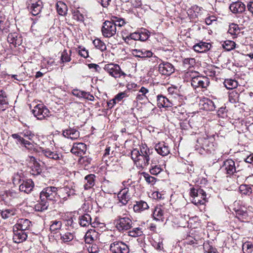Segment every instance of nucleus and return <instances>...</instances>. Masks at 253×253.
Instances as JSON below:
<instances>
[{
  "mask_svg": "<svg viewBox=\"0 0 253 253\" xmlns=\"http://www.w3.org/2000/svg\"><path fill=\"white\" fill-rule=\"evenodd\" d=\"M56 9L58 13L62 16L67 14L68 8L66 4L62 1H59L56 3Z\"/></svg>",
  "mask_w": 253,
  "mask_h": 253,
  "instance_id": "obj_37",
  "label": "nucleus"
},
{
  "mask_svg": "<svg viewBox=\"0 0 253 253\" xmlns=\"http://www.w3.org/2000/svg\"><path fill=\"white\" fill-rule=\"evenodd\" d=\"M15 214V211L13 209H6L4 211H0L1 216L4 219L8 218Z\"/></svg>",
  "mask_w": 253,
  "mask_h": 253,
  "instance_id": "obj_47",
  "label": "nucleus"
},
{
  "mask_svg": "<svg viewBox=\"0 0 253 253\" xmlns=\"http://www.w3.org/2000/svg\"><path fill=\"white\" fill-rule=\"evenodd\" d=\"M183 63L187 68H190L195 64V60L193 58H185L183 60Z\"/></svg>",
  "mask_w": 253,
  "mask_h": 253,
  "instance_id": "obj_54",
  "label": "nucleus"
},
{
  "mask_svg": "<svg viewBox=\"0 0 253 253\" xmlns=\"http://www.w3.org/2000/svg\"><path fill=\"white\" fill-rule=\"evenodd\" d=\"M2 196L3 200L6 202H8L11 200L17 198L18 195L17 192L11 190L5 191Z\"/></svg>",
  "mask_w": 253,
  "mask_h": 253,
  "instance_id": "obj_39",
  "label": "nucleus"
},
{
  "mask_svg": "<svg viewBox=\"0 0 253 253\" xmlns=\"http://www.w3.org/2000/svg\"><path fill=\"white\" fill-rule=\"evenodd\" d=\"M62 226V222L61 221L53 220L51 221L50 225V230L51 232H56L60 229Z\"/></svg>",
  "mask_w": 253,
  "mask_h": 253,
  "instance_id": "obj_45",
  "label": "nucleus"
},
{
  "mask_svg": "<svg viewBox=\"0 0 253 253\" xmlns=\"http://www.w3.org/2000/svg\"><path fill=\"white\" fill-rule=\"evenodd\" d=\"M159 71L162 75L169 76L174 71L173 65L167 62H163L159 65Z\"/></svg>",
  "mask_w": 253,
  "mask_h": 253,
  "instance_id": "obj_14",
  "label": "nucleus"
},
{
  "mask_svg": "<svg viewBox=\"0 0 253 253\" xmlns=\"http://www.w3.org/2000/svg\"><path fill=\"white\" fill-rule=\"evenodd\" d=\"M127 96V93L125 91L121 92L117 94L115 96L114 98L115 100L117 101V102H119L121 101L123 98H126Z\"/></svg>",
  "mask_w": 253,
  "mask_h": 253,
  "instance_id": "obj_60",
  "label": "nucleus"
},
{
  "mask_svg": "<svg viewBox=\"0 0 253 253\" xmlns=\"http://www.w3.org/2000/svg\"><path fill=\"white\" fill-rule=\"evenodd\" d=\"M140 34V41H145L149 37L150 34L149 32L146 29H143L141 32H139Z\"/></svg>",
  "mask_w": 253,
  "mask_h": 253,
  "instance_id": "obj_53",
  "label": "nucleus"
},
{
  "mask_svg": "<svg viewBox=\"0 0 253 253\" xmlns=\"http://www.w3.org/2000/svg\"><path fill=\"white\" fill-rule=\"evenodd\" d=\"M155 149L159 154L162 156H167L170 152L168 145L164 142L156 144Z\"/></svg>",
  "mask_w": 253,
  "mask_h": 253,
  "instance_id": "obj_22",
  "label": "nucleus"
},
{
  "mask_svg": "<svg viewBox=\"0 0 253 253\" xmlns=\"http://www.w3.org/2000/svg\"><path fill=\"white\" fill-rule=\"evenodd\" d=\"M128 188H125L120 191L118 194L119 202L121 203L122 205H126L130 199V195L128 193Z\"/></svg>",
  "mask_w": 253,
  "mask_h": 253,
  "instance_id": "obj_19",
  "label": "nucleus"
},
{
  "mask_svg": "<svg viewBox=\"0 0 253 253\" xmlns=\"http://www.w3.org/2000/svg\"><path fill=\"white\" fill-rule=\"evenodd\" d=\"M236 43L232 41H226L222 44L223 47L227 51H230L235 47Z\"/></svg>",
  "mask_w": 253,
  "mask_h": 253,
  "instance_id": "obj_49",
  "label": "nucleus"
},
{
  "mask_svg": "<svg viewBox=\"0 0 253 253\" xmlns=\"http://www.w3.org/2000/svg\"><path fill=\"white\" fill-rule=\"evenodd\" d=\"M229 9L234 14H241L245 11L246 5L241 1H237L230 4Z\"/></svg>",
  "mask_w": 253,
  "mask_h": 253,
  "instance_id": "obj_15",
  "label": "nucleus"
},
{
  "mask_svg": "<svg viewBox=\"0 0 253 253\" xmlns=\"http://www.w3.org/2000/svg\"><path fill=\"white\" fill-rule=\"evenodd\" d=\"M13 240L16 243H20L25 241L27 238L26 233L20 229H15L13 226Z\"/></svg>",
  "mask_w": 253,
  "mask_h": 253,
  "instance_id": "obj_16",
  "label": "nucleus"
},
{
  "mask_svg": "<svg viewBox=\"0 0 253 253\" xmlns=\"http://www.w3.org/2000/svg\"><path fill=\"white\" fill-rule=\"evenodd\" d=\"M139 36H140L139 32H134L129 35L130 38L134 41H137V40L140 41V37Z\"/></svg>",
  "mask_w": 253,
  "mask_h": 253,
  "instance_id": "obj_63",
  "label": "nucleus"
},
{
  "mask_svg": "<svg viewBox=\"0 0 253 253\" xmlns=\"http://www.w3.org/2000/svg\"><path fill=\"white\" fill-rule=\"evenodd\" d=\"M27 7L32 15H38L42 9V2L41 0H27Z\"/></svg>",
  "mask_w": 253,
  "mask_h": 253,
  "instance_id": "obj_9",
  "label": "nucleus"
},
{
  "mask_svg": "<svg viewBox=\"0 0 253 253\" xmlns=\"http://www.w3.org/2000/svg\"><path fill=\"white\" fill-rule=\"evenodd\" d=\"M79 49L78 53L81 56L84 58H86L88 56V50H87L84 47L79 46Z\"/></svg>",
  "mask_w": 253,
  "mask_h": 253,
  "instance_id": "obj_58",
  "label": "nucleus"
},
{
  "mask_svg": "<svg viewBox=\"0 0 253 253\" xmlns=\"http://www.w3.org/2000/svg\"><path fill=\"white\" fill-rule=\"evenodd\" d=\"M211 47V44L205 42H200L193 46L194 50L198 52H205L208 51Z\"/></svg>",
  "mask_w": 253,
  "mask_h": 253,
  "instance_id": "obj_31",
  "label": "nucleus"
},
{
  "mask_svg": "<svg viewBox=\"0 0 253 253\" xmlns=\"http://www.w3.org/2000/svg\"><path fill=\"white\" fill-rule=\"evenodd\" d=\"M221 169L224 171L225 173L228 175H233L241 170L239 165L237 163V165H236L235 162L231 159H228L224 161Z\"/></svg>",
  "mask_w": 253,
  "mask_h": 253,
  "instance_id": "obj_5",
  "label": "nucleus"
},
{
  "mask_svg": "<svg viewBox=\"0 0 253 253\" xmlns=\"http://www.w3.org/2000/svg\"><path fill=\"white\" fill-rule=\"evenodd\" d=\"M40 199L41 201L35 205V209L38 211H43L47 209L49 204L46 200Z\"/></svg>",
  "mask_w": 253,
  "mask_h": 253,
  "instance_id": "obj_38",
  "label": "nucleus"
},
{
  "mask_svg": "<svg viewBox=\"0 0 253 253\" xmlns=\"http://www.w3.org/2000/svg\"><path fill=\"white\" fill-rule=\"evenodd\" d=\"M158 163V161L157 160H151V168L149 169V171L152 175H157L162 170L160 166L157 165Z\"/></svg>",
  "mask_w": 253,
  "mask_h": 253,
  "instance_id": "obj_35",
  "label": "nucleus"
},
{
  "mask_svg": "<svg viewBox=\"0 0 253 253\" xmlns=\"http://www.w3.org/2000/svg\"><path fill=\"white\" fill-rule=\"evenodd\" d=\"M32 112L35 117L41 120L48 117L49 113V110L42 104L35 106Z\"/></svg>",
  "mask_w": 253,
  "mask_h": 253,
  "instance_id": "obj_10",
  "label": "nucleus"
},
{
  "mask_svg": "<svg viewBox=\"0 0 253 253\" xmlns=\"http://www.w3.org/2000/svg\"><path fill=\"white\" fill-rule=\"evenodd\" d=\"M7 42L16 47L22 44V38L17 33H10L7 36Z\"/></svg>",
  "mask_w": 253,
  "mask_h": 253,
  "instance_id": "obj_21",
  "label": "nucleus"
},
{
  "mask_svg": "<svg viewBox=\"0 0 253 253\" xmlns=\"http://www.w3.org/2000/svg\"><path fill=\"white\" fill-rule=\"evenodd\" d=\"M164 208L163 206L161 205L156 206L153 211L154 219L157 221H163L164 219Z\"/></svg>",
  "mask_w": 253,
  "mask_h": 253,
  "instance_id": "obj_27",
  "label": "nucleus"
},
{
  "mask_svg": "<svg viewBox=\"0 0 253 253\" xmlns=\"http://www.w3.org/2000/svg\"><path fill=\"white\" fill-rule=\"evenodd\" d=\"M149 92V90L144 86L141 87V88L138 90L137 93L136 94V99L138 101H144L148 99L147 94Z\"/></svg>",
  "mask_w": 253,
  "mask_h": 253,
  "instance_id": "obj_33",
  "label": "nucleus"
},
{
  "mask_svg": "<svg viewBox=\"0 0 253 253\" xmlns=\"http://www.w3.org/2000/svg\"><path fill=\"white\" fill-rule=\"evenodd\" d=\"M143 234L142 228L140 227H136L128 232V236L132 237H137Z\"/></svg>",
  "mask_w": 253,
  "mask_h": 253,
  "instance_id": "obj_42",
  "label": "nucleus"
},
{
  "mask_svg": "<svg viewBox=\"0 0 253 253\" xmlns=\"http://www.w3.org/2000/svg\"><path fill=\"white\" fill-rule=\"evenodd\" d=\"M242 249L244 253H253V245L249 242L244 243Z\"/></svg>",
  "mask_w": 253,
  "mask_h": 253,
  "instance_id": "obj_51",
  "label": "nucleus"
},
{
  "mask_svg": "<svg viewBox=\"0 0 253 253\" xmlns=\"http://www.w3.org/2000/svg\"><path fill=\"white\" fill-rule=\"evenodd\" d=\"M115 221L116 227L120 232H123L132 227V221L130 216H119Z\"/></svg>",
  "mask_w": 253,
  "mask_h": 253,
  "instance_id": "obj_4",
  "label": "nucleus"
},
{
  "mask_svg": "<svg viewBox=\"0 0 253 253\" xmlns=\"http://www.w3.org/2000/svg\"><path fill=\"white\" fill-rule=\"evenodd\" d=\"M60 239L64 243H67L71 241L74 238L73 233L66 232L64 234H60Z\"/></svg>",
  "mask_w": 253,
  "mask_h": 253,
  "instance_id": "obj_46",
  "label": "nucleus"
},
{
  "mask_svg": "<svg viewBox=\"0 0 253 253\" xmlns=\"http://www.w3.org/2000/svg\"><path fill=\"white\" fill-rule=\"evenodd\" d=\"M94 46L101 51H103L106 49V46L105 43L99 39H96L93 41Z\"/></svg>",
  "mask_w": 253,
  "mask_h": 253,
  "instance_id": "obj_43",
  "label": "nucleus"
},
{
  "mask_svg": "<svg viewBox=\"0 0 253 253\" xmlns=\"http://www.w3.org/2000/svg\"><path fill=\"white\" fill-rule=\"evenodd\" d=\"M210 84V80L205 76H197L192 78L191 84L194 87H207Z\"/></svg>",
  "mask_w": 253,
  "mask_h": 253,
  "instance_id": "obj_12",
  "label": "nucleus"
},
{
  "mask_svg": "<svg viewBox=\"0 0 253 253\" xmlns=\"http://www.w3.org/2000/svg\"><path fill=\"white\" fill-rule=\"evenodd\" d=\"M157 106L159 108L171 107L173 105L171 101L162 95H157Z\"/></svg>",
  "mask_w": 253,
  "mask_h": 253,
  "instance_id": "obj_23",
  "label": "nucleus"
},
{
  "mask_svg": "<svg viewBox=\"0 0 253 253\" xmlns=\"http://www.w3.org/2000/svg\"><path fill=\"white\" fill-rule=\"evenodd\" d=\"M189 194L191 202L195 205H204L207 202L206 192L198 186L191 188Z\"/></svg>",
  "mask_w": 253,
  "mask_h": 253,
  "instance_id": "obj_3",
  "label": "nucleus"
},
{
  "mask_svg": "<svg viewBox=\"0 0 253 253\" xmlns=\"http://www.w3.org/2000/svg\"><path fill=\"white\" fill-rule=\"evenodd\" d=\"M23 136L27 138L30 140H32L34 137L35 136L34 133L31 131L29 130H24L21 133Z\"/></svg>",
  "mask_w": 253,
  "mask_h": 253,
  "instance_id": "obj_56",
  "label": "nucleus"
},
{
  "mask_svg": "<svg viewBox=\"0 0 253 253\" xmlns=\"http://www.w3.org/2000/svg\"><path fill=\"white\" fill-rule=\"evenodd\" d=\"M57 197V188L49 186L44 188L40 193V199L55 201Z\"/></svg>",
  "mask_w": 253,
  "mask_h": 253,
  "instance_id": "obj_6",
  "label": "nucleus"
},
{
  "mask_svg": "<svg viewBox=\"0 0 253 253\" xmlns=\"http://www.w3.org/2000/svg\"><path fill=\"white\" fill-rule=\"evenodd\" d=\"M152 153L153 149H150L145 144H142L140 146V151L134 149L131 151V156L134 162L141 161L144 166H148L150 164Z\"/></svg>",
  "mask_w": 253,
  "mask_h": 253,
  "instance_id": "obj_1",
  "label": "nucleus"
},
{
  "mask_svg": "<svg viewBox=\"0 0 253 253\" xmlns=\"http://www.w3.org/2000/svg\"><path fill=\"white\" fill-rule=\"evenodd\" d=\"M142 175L143 176L146 182L148 184L153 185L156 181V178L153 176H151L149 174L146 172H142Z\"/></svg>",
  "mask_w": 253,
  "mask_h": 253,
  "instance_id": "obj_48",
  "label": "nucleus"
},
{
  "mask_svg": "<svg viewBox=\"0 0 253 253\" xmlns=\"http://www.w3.org/2000/svg\"><path fill=\"white\" fill-rule=\"evenodd\" d=\"M86 151V145L82 142L74 143L71 149V152L76 155L84 154Z\"/></svg>",
  "mask_w": 253,
  "mask_h": 253,
  "instance_id": "obj_17",
  "label": "nucleus"
},
{
  "mask_svg": "<svg viewBox=\"0 0 253 253\" xmlns=\"http://www.w3.org/2000/svg\"><path fill=\"white\" fill-rule=\"evenodd\" d=\"M71 51H70V54H68L67 52V50H64L61 54V61L62 63L64 62H68L71 61Z\"/></svg>",
  "mask_w": 253,
  "mask_h": 253,
  "instance_id": "obj_52",
  "label": "nucleus"
},
{
  "mask_svg": "<svg viewBox=\"0 0 253 253\" xmlns=\"http://www.w3.org/2000/svg\"><path fill=\"white\" fill-rule=\"evenodd\" d=\"M72 94L73 95L79 98H84V96L85 95V91L83 90H81L78 89H74L72 90Z\"/></svg>",
  "mask_w": 253,
  "mask_h": 253,
  "instance_id": "obj_55",
  "label": "nucleus"
},
{
  "mask_svg": "<svg viewBox=\"0 0 253 253\" xmlns=\"http://www.w3.org/2000/svg\"><path fill=\"white\" fill-rule=\"evenodd\" d=\"M149 208L148 204L144 201H136L133 206V211L135 212H141Z\"/></svg>",
  "mask_w": 253,
  "mask_h": 253,
  "instance_id": "obj_30",
  "label": "nucleus"
},
{
  "mask_svg": "<svg viewBox=\"0 0 253 253\" xmlns=\"http://www.w3.org/2000/svg\"><path fill=\"white\" fill-rule=\"evenodd\" d=\"M247 9L251 13L252 16H253V1H250L247 4Z\"/></svg>",
  "mask_w": 253,
  "mask_h": 253,
  "instance_id": "obj_64",
  "label": "nucleus"
},
{
  "mask_svg": "<svg viewBox=\"0 0 253 253\" xmlns=\"http://www.w3.org/2000/svg\"><path fill=\"white\" fill-rule=\"evenodd\" d=\"M117 31L115 25L112 22L105 21L101 27V33L105 38H110L114 36Z\"/></svg>",
  "mask_w": 253,
  "mask_h": 253,
  "instance_id": "obj_8",
  "label": "nucleus"
},
{
  "mask_svg": "<svg viewBox=\"0 0 253 253\" xmlns=\"http://www.w3.org/2000/svg\"><path fill=\"white\" fill-rule=\"evenodd\" d=\"M110 250L114 253H128V246L122 242L115 241L110 245Z\"/></svg>",
  "mask_w": 253,
  "mask_h": 253,
  "instance_id": "obj_13",
  "label": "nucleus"
},
{
  "mask_svg": "<svg viewBox=\"0 0 253 253\" xmlns=\"http://www.w3.org/2000/svg\"><path fill=\"white\" fill-rule=\"evenodd\" d=\"M204 249L205 253H218L216 248L209 245L204 246Z\"/></svg>",
  "mask_w": 253,
  "mask_h": 253,
  "instance_id": "obj_61",
  "label": "nucleus"
},
{
  "mask_svg": "<svg viewBox=\"0 0 253 253\" xmlns=\"http://www.w3.org/2000/svg\"><path fill=\"white\" fill-rule=\"evenodd\" d=\"M34 184L31 179L23 181L19 185V190L26 193H29L33 190Z\"/></svg>",
  "mask_w": 253,
  "mask_h": 253,
  "instance_id": "obj_28",
  "label": "nucleus"
},
{
  "mask_svg": "<svg viewBox=\"0 0 253 253\" xmlns=\"http://www.w3.org/2000/svg\"><path fill=\"white\" fill-rule=\"evenodd\" d=\"M240 29L239 26L235 23H232L229 25L228 33L232 35H237L240 33Z\"/></svg>",
  "mask_w": 253,
  "mask_h": 253,
  "instance_id": "obj_44",
  "label": "nucleus"
},
{
  "mask_svg": "<svg viewBox=\"0 0 253 253\" xmlns=\"http://www.w3.org/2000/svg\"><path fill=\"white\" fill-rule=\"evenodd\" d=\"M195 149L201 154L205 153L214 155L216 154V146L208 138H200L197 139Z\"/></svg>",
  "mask_w": 253,
  "mask_h": 253,
  "instance_id": "obj_2",
  "label": "nucleus"
},
{
  "mask_svg": "<svg viewBox=\"0 0 253 253\" xmlns=\"http://www.w3.org/2000/svg\"><path fill=\"white\" fill-rule=\"evenodd\" d=\"M42 153L46 157L56 161L59 164H62L64 162V157L61 153L52 151L49 149H44L42 150Z\"/></svg>",
  "mask_w": 253,
  "mask_h": 253,
  "instance_id": "obj_11",
  "label": "nucleus"
},
{
  "mask_svg": "<svg viewBox=\"0 0 253 253\" xmlns=\"http://www.w3.org/2000/svg\"><path fill=\"white\" fill-rule=\"evenodd\" d=\"M11 137L17 140L16 144H20L23 145L26 148L29 150H32L33 148V144L27 140L23 138V137L17 133H14L11 135Z\"/></svg>",
  "mask_w": 253,
  "mask_h": 253,
  "instance_id": "obj_20",
  "label": "nucleus"
},
{
  "mask_svg": "<svg viewBox=\"0 0 253 253\" xmlns=\"http://www.w3.org/2000/svg\"><path fill=\"white\" fill-rule=\"evenodd\" d=\"M110 148H111L110 146H107L105 150V152L103 154V160L106 161V162H107V158H109L110 157H112V155L113 154V151H112L111 153H110Z\"/></svg>",
  "mask_w": 253,
  "mask_h": 253,
  "instance_id": "obj_57",
  "label": "nucleus"
},
{
  "mask_svg": "<svg viewBox=\"0 0 253 253\" xmlns=\"http://www.w3.org/2000/svg\"><path fill=\"white\" fill-rule=\"evenodd\" d=\"M200 105L202 109L206 111H212L215 109L213 102L207 98H204L203 100H201Z\"/></svg>",
  "mask_w": 253,
  "mask_h": 253,
  "instance_id": "obj_26",
  "label": "nucleus"
},
{
  "mask_svg": "<svg viewBox=\"0 0 253 253\" xmlns=\"http://www.w3.org/2000/svg\"><path fill=\"white\" fill-rule=\"evenodd\" d=\"M94 239L90 233H87L84 236V241L88 245L91 244Z\"/></svg>",
  "mask_w": 253,
  "mask_h": 253,
  "instance_id": "obj_62",
  "label": "nucleus"
},
{
  "mask_svg": "<svg viewBox=\"0 0 253 253\" xmlns=\"http://www.w3.org/2000/svg\"><path fill=\"white\" fill-rule=\"evenodd\" d=\"M31 159L33 161V165L31 167V173L35 175L40 174L42 170L40 164L36 161L35 158L32 157Z\"/></svg>",
  "mask_w": 253,
  "mask_h": 253,
  "instance_id": "obj_36",
  "label": "nucleus"
},
{
  "mask_svg": "<svg viewBox=\"0 0 253 253\" xmlns=\"http://www.w3.org/2000/svg\"><path fill=\"white\" fill-rule=\"evenodd\" d=\"M132 54L133 56L139 58H149L152 56L153 53L150 50L145 49H134L132 50Z\"/></svg>",
  "mask_w": 253,
  "mask_h": 253,
  "instance_id": "obj_25",
  "label": "nucleus"
},
{
  "mask_svg": "<svg viewBox=\"0 0 253 253\" xmlns=\"http://www.w3.org/2000/svg\"><path fill=\"white\" fill-rule=\"evenodd\" d=\"M31 225V222L28 219H19L14 226L15 229H20L25 231L29 230Z\"/></svg>",
  "mask_w": 253,
  "mask_h": 253,
  "instance_id": "obj_24",
  "label": "nucleus"
},
{
  "mask_svg": "<svg viewBox=\"0 0 253 253\" xmlns=\"http://www.w3.org/2000/svg\"><path fill=\"white\" fill-rule=\"evenodd\" d=\"M224 84L227 89H232L238 86V82L235 80L227 79L225 80Z\"/></svg>",
  "mask_w": 253,
  "mask_h": 253,
  "instance_id": "obj_40",
  "label": "nucleus"
},
{
  "mask_svg": "<svg viewBox=\"0 0 253 253\" xmlns=\"http://www.w3.org/2000/svg\"><path fill=\"white\" fill-rule=\"evenodd\" d=\"M104 69L110 76L116 79L120 78L121 76L125 77L126 76V74L121 71L119 65L116 64H106Z\"/></svg>",
  "mask_w": 253,
  "mask_h": 253,
  "instance_id": "obj_7",
  "label": "nucleus"
},
{
  "mask_svg": "<svg viewBox=\"0 0 253 253\" xmlns=\"http://www.w3.org/2000/svg\"><path fill=\"white\" fill-rule=\"evenodd\" d=\"M95 178L96 176L93 174H89L85 176L84 177L85 181L84 184L85 189H89L94 185Z\"/></svg>",
  "mask_w": 253,
  "mask_h": 253,
  "instance_id": "obj_32",
  "label": "nucleus"
},
{
  "mask_svg": "<svg viewBox=\"0 0 253 253\" xmlns=\"http://www.w3.org/2000/svg\"><path fill=\"white\" fill-rule=\"evenodd\" d=\"M8 101L6 92L2 89L0 90V111H4L7 108Z\"/></svg>",
  "mask_w": 253,
  "mask_h": 253,
  "instance_id": "obj_29",
  "label": "nucleus"
},
{
  "mask_svg": "<svg viewBox=\"0 0 253 253\" xmlns=\"http://www.w3.org/2000/svg\"><path fill=\"white\" fill-rule=\"evenodd\" d=\"M87 251L89 253H97L99 249L95 244H89L87 247Z\"/></svg>",
  "mask_w": 253,
  "mask_h": 253,
  "instance_id": "obj_59",
  "label": "nucleus"
},
{
  "mask_svg": "<svg viewBox=\"0 0 253 253\" xmlns=\"http://www.w3.org/2000/svg\"><path fill=\"white\" fill-rule=\"evenodd\" d=\"M239 94L236 91L229 93V101L232 103H235L239 101Z\"/></svg>",
  "mask_w": 253,
  "mask_h": 253,
  "instance_id": "obj_50",
  "label": "nucleus"
},
{
  "mask_svg": "<svg viewBox=\"0 0 253 253\" xmlns=\"http://www.w3.org/2000/svg\"><path fill=\"white\" fill-rule=\"evenodd\" d=\"M236 217L241 220L246 219L248 217V213L246 210L242 209H234Z\"/></svg>",
  "mask_w": 253,
  "mask_h": 253,
  "instance_id": "obj_41",
  "label": "nucleus"
},
{
  "mask_svg": "<svg viewBox=\"0 0 253 253\" xmlns=\"http://www.w3.org/2000/svg\"><path fill=\"white\" fill-rule=\"evenodd\" d=\"M79 223L81 226L86 227L89 225H92L91 218L89 214L86 213L82 215L79 217Z\"/></svg>",
  "mask_w": 253,
  "mask_h": 253,
  "instance_id": "obj_34",
  "label": "nucleus"
},
{
  "mask_svg": "<svg viewBox=\"0 0 253 253\" xmlns=\"http://www.w3.org/2000/svg\"><path fill=\"white\" fill-rule=\"evenodd\" d=\"M63 135L72 140L77 139L80 137V132L74 128L69 127L63 131Z\"/></svg>",
  "mask_w": 253,
  "mask_h": 253,
  "instance_id": "obj_18",
  "label": "nucleus"
}]
</instances>
